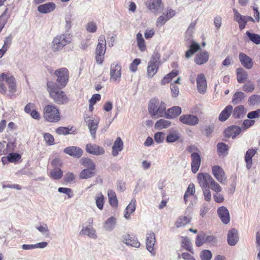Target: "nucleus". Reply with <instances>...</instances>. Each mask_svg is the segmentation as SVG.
<instances>
[{"label": "nucleus", "mask_w": 260, "mask_h": 260, "mask_svg": "<svg viewBox=\"0 0 260 260\" xmlns=\"http://www.w3.org/2000/svg\"><path fill=\"white\" fill-rule=\"evenodd\" d=\"M235 20L239 23V29L240 30H242L245 28L247 22L246 21V20H245L243 15L240 16L239 18H237V19H235Z\"/></svg>", "instance_id": "64"}, {"label": "nucleus", "mask_w": 260, "mask_h": 260, "mask_svg": "<svg viewBox=\"0 0 260 260\" xmlns=\"http://www.w3.org/2000/svg\"><path fill=\"white\" fill-rule=\"evenodd\" d=\"M166 104L164 102H161L160 103L159 102V105L157 108V110H156L155 116H157V117H164L166 118L167 111H166Z\"/></svg>", "instance_id": "34"}, {"label": "nucleus", "mask_w": 260, "mask_h": 260, "mask_svg": "<svg viewBox=\"0 0 260 260\" xmlns=\"http://www.w3.org/2000/svg\"><path fill=\"white\" fill-rule=\"evenodd\" d=\"M248 104L250 106L255 105L260 103V95L253 94L250 96L248 100Z\"/></svg>", "instance_id": "54"}, {"label": "nucleus", "mask_w": 260, "mask_h": 260, "mask_svg": "<svg viewBox=\"0 0 260 260\" xmlns=\"http://www.w3.org/2000/svg\"><path fill=\"white\" fill-rule=\"evenodd\" d=\"M181 108L179 106H174L167 110L166 118L172 119L178 116L181 113Z\"/></svg>", "instance_id": "32"}, {"label": "nucleus", "mask_w": 260, "mask_h": 260, "mask_svg": "<svg viewBox=\"0 0 260 260\" xmlns=\"http://www.w3.org/2000/svg\"><path fill=\"white\" fill-rule=\"evenodd\" d=\"M47 90L50 97L58 105L66 104L69 101L66 93L61 90L58 85L53 81H48L47 84Z\"/></svg>", "instance_id": "1"}, {"label": "nucleus", "mask_w": 260, "mask_h": 260, "mask_svg": "<svg viewBox=\"0 0 260 260\" xmlns=\"http://www.w3.org/2000/svg\"><path fill=\"white\" fill-rule=\"evenodd\" d=\"M158 105L159 101L157 99H153L150 101L148 106V111L150 114L152 116H155V113Z\"/></svg>", "instance_id": "39"}, {"label": "nucleus", "mask_w": 260, "mask_h": 260, "mask_svg": "<svg viewBox=\"0 0 260 260\" xmlns=\"http://www.w3.org/2000/svg\"><path fill=\"white\" fill-rule=\"evenodd\" d=\"M54 75L57 77V82L59 87L64 88L69 81V71L66 68H61L54 72Z\"/></svg>", "instance_id": "7"}, {"label": "nucleus", "mask_w": 260, "mask_h": 260, "mask_svg": "<svg viewBox=\"0 0 260 260\" xmlns=\"http://www.w3.org/2000/svg\"><path fill=\"white\" fill-rule=\"evenodd\" d=\"M178 71L177 70H173L171 73L167 75L161 80V84L165 85L169 83L173 78L176 77L178 74Z\"/></svg>", "instance_id": "42"}, {"label": "nucleus", "mask_w": 260, "mask_h": 260, "mask_svg": "<svg viewBox=\"0 0 260 260\" xmlns=\"http://www.w3.org/2000/svg\"><path fill=\"white\" fill-rule=\"evenodd\" d=\"M232 111L233 106L231 105L226 106L220 113L218 116V120L221 122L225 121L232 114Z\"/></svg>", "instance_id": "30"}, {"label": "nucleus", "mask_w": 260, "mask_h": 260, "mask_svg": "<svg viewBox=\"0 0 260 260\" xmlns=\"http://www.w3.org/2000/svg\"><path fill=\"white\" fill-rule=\"evenodd\" d=\"M190 222V218L187 216H181L178 218L175 222V226L177 228L184 226Z\"/></svg>", "instance_id": "44"}, {"label": "nucleus", "mask_w": 260, "mask_h": 260, "mask_svg": "<svg viewBox=\"0 0 260 260\" xmlns=\"http://www.w3.org/2000/svg\"><path fill=\"white\" fill-rule=\"evenodd\" d=\"M110 80L113 81H119L121 76V67L117 62L112 63L110 66Z\"/></svg>", "instance_id": "10"}, {"label": "nucleus", "mask_w": 260, "mask_h": 260, "mask_svg": "<svg viewBox=\"0 0 260 260\" xmlns=\"http://www.w3.org/2000/svg\"><path fill=\"white\" fill-rule=\"evenodd\" d=\"M213 178L208 173H200L198 175V180L202 188H209Z\"/></svg>", "instance_id": "12"}, {"label": "nucleus", "mask_w": 260, "mask_h": 260, "mask_svg": "<svg viewBox=\"0 0 260 260\" xmlns=\"http://www.w3.org/2000/svg\"><path fill=\"white\" fill-rule=\"evenodd\" d=\"M215 126L214 124L205 125L203 128L206 136H210L214 131Z\"/></svg>", "instance_id": "57"}, {"label": "nucleus", "mask_w": 260, "mask_h": 260, "mask_svg": "<svg viewBox=\"0 0 260 260\" xmlns=\"http://www.w3.org/2000/svg\"><path fill=\"white\" fill-rule=\"evenodd\" d=\"M257 149H249L245 155V161L246 164V167L250 169L252 165V157L256 154Z\"/></svg>", "instance_id": "28"}, {"label": "nucleus", "mask_w": 260, "mask_h": 260, "mask_svg": "<svg viewBox=\"0 0 260 260\" xmlns=\"http://www.w3.org/2000/svg\"><path fill=\"white\" fill-rule=\"evenodd\" d=\"M212 257V254L209 250H203L200 253V257L202 260H211Z\"/></svg>", "instance_id": "52"}, {"label": "nucleus", "mask_w": 260, "mask_h": 260, "mask_svg": "<svg viewBox=\"0 0 260 260\" xmlns=\"http://www.w3.org/2000/svg\"><path fill=\"white\" fill-rule=\"evenodd\" d=\"M95 170L84 169L79 174V178L81 179H86L91 178L95 175Z\"/></svg>", "instance_id": "36"}, {"label": "nucleus", "mask_w": 260, "mask_h": 260, "mask_svg": "<svg viewBox=\"0 0 260 260\" xmlns=\"http://www.w3.org/2000/svg\"><path fill=\"white\" fill-rule=\"evenodd\" d=\"M49 176L53 180H59L63 176V171L60 168H55L50 170Z\"/></svg>", "instance_id": "35"}, {"label": "nucleus", "mask_w": 260, "mask_h": 260, "mask_svg": "<svg viewBox=\"0 0 260 260\" xmlns=\"http://www.w3.org/2000/svg\"><path fill=\"white\" fill-rule=\"evenodd\" d=\"M71 36L69 34H63L55 37L51 43L52 50L54 52L61 50L66 45L71 42Z\"/></svg>", "instance_id": "3"}, {"label": "nucleus", "mask_w": 260, "mask_h": 260, "mask_svg": "<svg viewBox=\"0 0 260 260\" xmlns=\"http://www.w3.org/2000/svg\"><path fill=\"white\" fill-rule=\"evenodd\" d=\"M237 81L239 83L244 82L247 78V72L243 68L237 69Z\"/></svg>", "instance_id": "43"}, {"label": "nucleus", "mask_w": 260, "mask_h": 260, "mask_svg": "<svg viewBox=\"0 0 260 260\" xmlns=\"http://www.w3.org/2000/svg\"><path fill=\"white\" fill-rule=\"evenodd\" d=\"M6 84L8 86L9 95L12 96L16 91L15 79L12 76L9 77L7 74L2 73L0 75V92L5 93L7 91Z\"/></svg>", "instance_id": "2"}, {"label": "nucleus", "mask_w": 260, "mask_h": 260, "mask_svg": "<svg viewBox=\"0 0 260 260\" xmlns=\"http://www.w3.org/2000/svg\"><path fill=\"white\" fill-rule=\"evenodd\" d=\"M116 223V218L111 216L108 218L104 223V229L107 231H112L115 228Z\"/></svg>", "instance_id": "33"}, {"label": "nucleus", "mask_w": 260, "mask_h": 260, "mask_svg": "<svg viewBox=\"0 0 260 260\" xmlns=\"http://www.w3.org/2000/svg\"><path fill=\"white\" fill-rule=\"evenodd\" d=\"M63 152L74 157L79 158L83 154L82 150L77 146H69L64 149Z\"/></svg>", "instance_id": "18"}, {"label": "nucleus", "mask_w": 260, "mask_h": 260, "mask_svg": "<svg viewBox=\"0 0 260 260\" xmlns=\"http://www.w3.org/2000/svg\"><path fill=\"white\" fill-rule=\"evenodd\" d=\"M86 151L88 153L95 155H102L105 153V149L103 147L90 143L86 145Z\"/></svg>", "instance_id": "17"}, {"label": "nucleus", "mask_w": 260, "mask_h": 260, "mask_svg": "<svg viewBox=\"0 0 260 260\" xmlns=\"http://www.w3.org/2000/svg\"><path fill=\"white\" fill-rule=\"evenodd\" d=\"M44 116L46 120L50 122H56L60 119L59 109L54 105H47L44 110Z\"/></svg>", "instance_id": "4"}, {"label": "nucleus", "mask_w": 260, "mask_h": 260, "mask_svg": "<svg viewBox=\"0 0 260 260\" xmlns=\"http://www.w3.org/2000/svg\"><path fill=\"white\" fill-rule=\"evenodd\" d=\"M8 160L9 162H13L18 161L21 158V155L16 153H11L7 156Z\"/></svg>", "instance_id": "59"}, {"label": "nucleus", "mask_w": 260, "mask_h": 260, "mask_svg": "<svg viewBox=\"0 0 260 260\" xmlns=\"http://www.w3.org/2000/svg\"><path fill=\"white\" fill-rule=\"evenodd\" d=\"M170 124L171 122L170 121L161 119L156 121L155 124V127L158 129H161L167 128L170 125Z\"/></svg>", "instance_id": "47"}, {"label": "nucleus", "mask_w": 260, "mask_h": 260, "mask_svg": "<svg viewBox=\"0 0 260 260\" xmlns=\"http://www.w3.org/2000/svg\"><path fill=\"white\" fill-rule=\"evenodd\" d=\"M180 134L178 131L170 132L167 136L166 141L169 143H174L179 140Z\"/></svg>", "instance_id": "37"}, {"label": "nucleus", "mask_w": 260, "mask_h": 260, "mask_svg": "<svg viewBox=\"0 0 260 260\" xmlns=\"http://www.w3.org/2000/svg\"><path fill=\"white\" fill-rule=\"evenodd\" d=\"M136 208V200L133 199L124 211V217L126 219L131 218L130 214L135 212Z\"/></svg>", "instance_id": "27"}, {"label": "nucleus", "mask_w": 260, "mask_h": 260, "mask_svg": "<svg viewBox=\"0 0 260 260\" xmlns=\"http://www.w3.org/2000/svg\"><path fill=\"white\" fill-rule=\"evenodd\" d=\"M55 6V4L53 2L47 3L38 6V11L41 13L47 14L53 11Z\"/></svg>", "instance_id": "23"}, {"label": "nucleus", "mask_w": 260, "mask_h": 260, "mask_svg": "<svg viewBox=\"0 0 260 260\" xmlns=\"http://www.w3.org/2000/svg\"><path fill=\"white\" fill-rule=\"evenodd\" d=\"M212 172L216 179L221 184H227L228 180L223 169L219 166H214L212 168Z\"/></svg>", "instance_id": "8"}, {"label": "nucleus", "mask_w": 260, "mask_h": 260, "mask_svg": "<svg viewBox=\"0 0 260 260\" xmlns=\"http://www.w3.org/2000/svg\"><path fill=\"white\" fill-rule=\"evenodd\" d=\"M99 43L96 48V54L104 55L106 51V40L105 37L101 35L99 38Z\"/></svg>", "instance_id": "31"}, {"label": "nucleus", "mask_w": 260, "mask_h": 260, "mask_svg": "<svg viewBox=\"0 0 260 260\" xmlns=\"http://www.w3.org/2000/svg\"><path fill=\"white\" fill-rule=\"evenodd\" d=\"M75 132L73 127L69 128L67 127H59L56 129V132L59 135H66L68 134H74Z\"/></svg>", "instance_id": "46"}, {"label": "nucleus", "mask_w": 260, "mask_h": 260, "mask_svg": "<svg viewBox=\"0 0 260 260\" xmlns=\"http://www.w3.org/2000/svg\"><path fill=\"white\" fill-rule=\"evenodd\" d=\"M122 241L127 246H131L135 248H139L140 246V243L137 238L126 234L122 236Z\"/></svg>", "instance_id": "14"}, {"label": "nucleus", "mask_w": 260, "mask_h": 260, "mask_svg": "<svg viewBox=\"0 0 260 260\" xmlns=\"http://www.w3.org/2000/svg\"><path fill=\"white\" fill-rule=\"evenodd\" d=\"M81 164L86 169L95 170V165L93 161L88 157L82 158L81 160Z\"/></svg>", "instance_id": "41"}, {"label": "nucleus", "mask_w": 260, "mask_h": 260, "mask_svg": "<svg viewBox=\"0 0 260 260\" xmlns=\"http://www.w3.org/2000/svg\"><path fill=\"white\" fill-rule=\"evenodd\" d=\"M165 134L162 132H157L154 135V141L157 143H161L163 142L164 140Z\"/></svg>", "instance_id": "60"}, {"label": "nucleus", "mask_w": 260, "mask_h": 260, "mask_svg": "<svg viewBox=\"0 0 260 260\" xmlns=\"http://www.w3.org/2000/svg\"><path fill=\"white\" fill-rule=\"evenodd\" d=\"M239 58L241 64L246 69H250L253 67L252 59L246 54L243 53H240Z\"/></svg>", "instance_id": "22"}, {"label": "nucleus", "mask_w": 260, "mask_h": 260, "mask_svg": "<svg viewBox=\"0 0 260 260\" xmlns=\"http://www.w3.org/2000/svg\"><path fill=\"white\" fill-rule=\"evenodd\" d=\"M179 120L182 123L190 126L196 125L199 122L198 117L192 114L182 115L179 117Z\"/></svg>", "instance_id": "13"}, {"label": "nucleus", "mask_w": 260, "mask_h": 260, "mask_svg": "<svg viewBox=\"0 0 260 260\" xmlns=\"http://www.w3.org/2000/svg\"><path fill=\"white\" fill-rule=\"evenodd\" d=\"M58 191L60 193H62L67 194L68 197V198H71L73 197L72 190L70 188L59 187L58 188Z\"/></svg>", "instance_id": "58"}, {"label": "nucleus", "mask_w": 260, "mask_h": 260, "mask_svg": "<svg viewBox=\"0 0 260 260\" xmlns=\"http://www.w3.org/2000/svg\"><path fill=\"white\" fill-rule=\"evenodd\" d=\"M245 94L241 91L236 92L233 96L232 103L234 105H238L242 102L245 98Z\"/></svg>", "instance_id": "40"}, {"label": "nucleus", "mask_w": 260, "mask_h": 260, "mask_svg": "<svg viewBox=\"0 0 260 260\" xmlns=\"http://www.w3.org/2000/svg\"><path fill=\"white\" fill-rule=\"evenodd\" d=\"M123 148V143L120 137H118L115 141L112 146V154L114 156H117L119 152L121 151Z\"/></svg>", "instance_id": "26"}, {"label": "nucleus", "mask_w": 260, "mask_h": 260, "mask_svg": "<svg viewBox=\"0 0 260 260\" xmlns=\"http://www.w3.org/2000/svg\"><path fill=\"white\" fill-rule=\"evenodd\" d=\"M183 240L181 243V246L186 250L189 251L191 253H193V249L192 247L191 243L189 239L187 237H183Z\"/></svg>", "instance_id": "45"}, {"label": "nucleus", "mask_w": 260, "mask_h": 260, "mask_svg": "<svg viewBox=\"0 0 260 260\" xmlns=\"http://www.w3.org/2000/svg\"><path fill=\"white\" fill-rule=\"evenodd\" d=\"M108 196L110 205L116 208L118 206V200L115 192L112 190H108Z\"/></svg>", "instance_id": "38"}, {"label": "nucleus", "mask_w": 260, "mask_h": 260, "mask_svg": "<svg viewBox=\"0 0 260 260\" xmlns=\"http://www.w3.org/2000/svg\"><path fill=\"white\" fill-rule=\"evenodd\" d=\"M246 35L249 38V39L256 45L260 44V36L258 34L251 33L249 31H246Z\"/></svg>", "instance_id": "51"}, {"label": "nucleus", "mask_w": 260, "mask_h": 260, "mask_svg": "<svg viewBox=\"0 0 260 260\" xmlns=\"http://www.w3.org/2000/svg\"><path fill=\"white\" fill-rule=\"evenodd\" d=\"M146 6L148 9L155 14L161 12L164 9L161 0H148Z\"/></svg>", "instance_id": "9"}, {"label": "nucleus", "mask_w": 260, "mask_h": 260, "mask_svg": "<svg viewBox=\"0 0 260 260\" xmlns=\"http://www.w3.org/2000/svg\"><path fill=\"white\" fill-rule=\"evenodd\" d=\"M217 150L219 155H226L228 154L229 146L223 142H219L217 145Z\"/></svg>", "instance_id": "48"}, {"label": "nucleus", "mask_w": 260, "mask_h": 260, "mask_svg": "<svg viewBox=\"0 0 260 260\" xmlns=\"http://www.w3.org/2000/svg\"><path fill=\"white\" fill-rule=\"evenodd\" d=\"M137 44L139 48V49L141 51H144L146 50V45L145 43V40L143 38L142 35L139 32L137 35Z\"/></svg>", "instance_id": "50"}, {"label": "nucleus", "mask_w": 260, "mask_h": 260, "mask_svg": "<svg viewBox=\"0 0 260 260\" xmlns=\"http://www.w3.org/2000/svg\"><path fill=\"white\" fill-rule=\"evenodd\" d=\"M86 30L91 33L95 32L97 30V26L93 21L89 22L86 26Z\"/></svg>", "instance_id": "55"}, {"label": "nucleus", "mask_w": 260, "mask_h": 260, "mask_svg": "<svg viewBox=\"0 0 260 260\" xmlns=\"http://www.w3.org/2000/svg\"><path fill=\"white\" fill-rule=\"evenodd\" d=\"M191 162V168L193 173H196L200 168L201 163L200 155L197 152H193L190 155Z\"/></svg>", "instance_id": "15"}, {"label": "nucleus", "mask_w": 260, "mask_h": 260, "mask_svg": "<svg viewBox=\"0 0 260 260\" xmlns=\"http://www.w3.org/2000/svg\"><path fill=\"white\" fill-rule=\"evenodd\" d=\"M95 200L96 207L100 210H102L104 204V197L102 192L98 193L96 194Z\"/></svg>", "instance_id": "49"}, {"label": "nucleus", "mask_w": 260, "mask_h": 260, "mask_svg": "<svg viewBox=\"0 0 260 260\" xmlns=\"http://www.w3.org/2000/svg\"><path fill=\"white\" fill-rule=\"evenodd\" d=\"M160 56L157 52H154L148 62L147 68V75L148 78H152L157 73L159 64Z\"/></svg>", "instance_id": "5"}, {"label": "nucleus", "mask_w": 260, "mask_h": 260, "mask_svg": "<svg viewBox=\"0 0 260 260\" xmlns=\"http://www.w3.org/2000/svg\"><path fill=\"white\" fill-rule=\"evenodd\" d=\"M155 242L156 238L154 233L152 232L147 233L146 238V249L153 256H154L156 254V251L154 249Z\"/></svg>", "instance_id": "11"}, {"label": "nucleus", "mask_w": 260, "mask_h": 260, "mask_svg": "<svg viewBox=\"0 0 260 260\" xmlns=\"http://www.w3.org/2000/svg\"><path fill=\"white\" fill-rule=\"evenodd\" d=\"M84 120L86 123L87 126L89 130L91 137L95 139L96 137V130L100 122L99 117H90L87 115L84 116Z\"/></svg>", "instance_id": "6"}, {"label": "nucleus", "mask_w": 260, "mask_h": 260, "mask_svg": "<svg viewBox=\"0 0 260 260\" xmlns=\"http://www.w3.org/2000/svg\"><path fill=\"white\" fill-rule=\"evenodd\" d=\"M141 63V59L139 58L135 59L131 63L129 66V70L132 72H135L137 70L138 66Z\"/></svg>", "instance_id": "61"}, {"label": "nucleus", "mask_w": 260, "mask_h": 260, "mask_svg": "<svg viewBox=\"0 0 260 260\" xmlns=\"http://www.w3.org/2000/svg\"><path fill=\"white\" fill-rule=\"evenodd\" d=\"M205 235L204 234H199L196 237V245L197 247L201 246L204 242Z\"/></svg>", "instance_id": "62"}, {"label": "nucleus", "mask_w": 260, "mask_h": 260, "mask_svg": "<svg viewBox=\"0 0 260 260\" xmlns=\"http://www.w3.org/2000/svg\"><path fill=\"white\" fill-rule=\"evenodd\" d=\"M79 235L82 236H87L88 237L94 239L97 238L96 231L92 227H82L81 230L79 232Z\"/></svg>", "instance_id": "24"}, {"label": "nucleus", "mask_w": 260, "mask_h": 260, "mask_svg": "<svg viewBox=\"0 0 260 260\" xmlns=\"http://www.w3.org/2000/svg\"><path fill=\"white\" fill-rule=\"evenodd\" d=\"M247 110L243 105L236 106L234 109H233L232 116L235 119L242 118L245 115Z\"/></svg>", "instance_id": "25"}, {"label": "nucleus", "mask_w": 260, "mask_h": 260, "mask_svg": "<svg viewBox=\"0 0 260 260\" xmlns=\"http://www.w3.org/2000/svg\"><path fill=\"white\" fill-rule=\"evenodd\" d=\"M209 59V54L206 51H200L195 57L194 62L199 65H201L207 62Z\"/></svg>", "instance_id": "29"}, {"label": "nucleus", "mask_w": 260, "mask_h": 260, "mask_svg": "<svg viewBox=\"0 0 260 260\" xmlns=\"http://www.w3.org/2000/svg\"><path fill=\"white\" fill-rule=\"evenodd\" d=\"M204 199L206 201L209 202L211 200V192L209 188H202Z\"/></svg>", "instance_id": "63"}, {"label": "nucleus", "mask_w": 260, "mask_h": 260, "mask_svg": "<svg viewBox=\"0 0 260 260\" xmlns=\"http://www.w3.org/2000/svg\"><path fill=\"white\" fill-rule=\"evenodd\" d=\"M76 179V175L72 172H68L64 176L63 180L67 183H73Z\"/></svg>", "instance_id": "53"}, {"label": "nucleus", "mask_w": 260, "mask_h": 260, "mask_svg": "<svg viewBox=\"0 0 260 260\" xmlns=\"http://www.w3.org/2000/svg\"><path fill=\"white\" fill-rule=\"evenodd\" d=\"M218 215L224 224H228L230 220V214L226 207L221 206L217 209Z\"/></svg>", "instance_id": "20"}, {"label": "nucleus", "mask_w": 260, "mask_h": 260, "mask_svg": "<svg viewBox=\"0 0 260 260\" xmlns=\"http://www.w3.org/2000/svg\"><path fill=\"white\" fill-rule=\"evenodd\" d=\"M209 188L215 192H219L222 190L221 187L214 179L210 184Z\"/></svg>", "instance_id": "56"}, {"label": "nucleus", "mask_w": 260, "mask_h": 260, "mask_svg": "<svg viewBox=\"0 0 260 260\" xmlns=\"http://www.w3.org/2000/svg\"><path fill=\"white\" fill-rule=\"evenodd\" d=\"M241 132V127L233 125L226 128L224 130V134L225 137L235 139Z\"/></svg>", "instance_id": "19"}, {"label": "nucleus", "mask_w": 260, "mask_h": 260, "mask_svg": "<svg viewBox=\"0 0 260 260\" xmlns=\"http://www.w3.org/2000/svg\"><path fill=\"white\" fill-rule=\"evenodd\" d=\"M227 238L228 243L230 246L235 245L239 240L237 230L234 228L230 230Z\"/></svg>", "instance_id": "21"}, {"label": "nucleus", "mask_w": 260, "mask_h": 260, "mask_svg": "<svg viewBox=\"0 0 260 260\" xmlns=\"http://www.w3.org/2000/svg\"><path fill=\"white\" fill-rule=\"evenodd\" d=\"M197 89L199 93L204 94L206 92L207 84L205 76L203 74H200L197 78Z\"/></svg>", "instance_id": "16"}]
</instances>
